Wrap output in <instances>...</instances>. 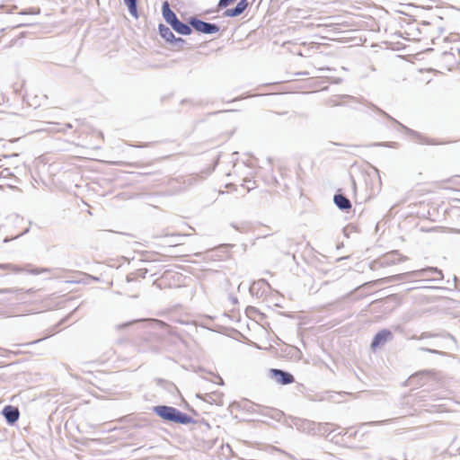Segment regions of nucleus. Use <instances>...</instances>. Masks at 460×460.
<instances>
[{"instance_id":"1","label":"nucleus","mask_w":460,"mask_h":460,"mask_svg":"<svg viewBox=\"0 0 460 460\" xmlns=\"http://www.w3.org/2000/svg\"><path fill=\"white\" fill-rule=\"evenodd\" d=\"M154 411L163 420L167 421H172L181 424H189L191 422V418L187 414L181 412L177 409L166 406L159 405L154 407Z\"/></svg>"},{"instance_id":"2","label":"nucleus","mask_w":460,"mask_h":460,"mask_svg":"<svg viewBox=\"0 0 460 460\" xmlns=\"http://www.w3.org/2000/svg\"><path fill=\"white\" fill-rule=\"evenodd\" d=\"M406 260L407 257L402 255L396 251H393L391 252H387L386 254L379 258L377 261H374L373 268H375L376 264L379 265L380 267H389L403 262Z\"/></svg>"},{"instance_id":"3","label":"nucleus","mask_w":460,"mask_h":460,"mask_svg":"<svg viewBox=\"0 0 460 460\" xmlns=\"http://www.w3.org/2000/svg\"><path fill=\"white\" fill-rule=\"evenodd\" d=\"M323 46H325V44L318 42L303 43L300 45L297 54L302 57H311L320 53V49Z\"/></svg>"},{"instance_id":"4","label":"nucleus","mask_w":460,"mask_h":460,"mask_svg":"<svg viewBox=\"0 0 460 460\" xmlns=\"http://www.w3.org/2000/svg\"><path fill=\"white\" fill-rule=\"evenodd\" d=\"M190 23L198 31L211 34L218 31V27L215 24L208 23L206 22L193 18Z\"/></svg>"},{"instance_id":"5","label":"nucleus","mask_w":460,"mask_h":460,"mask_svg":"<svg viewBox=\"0 0 460 460\" xmlns=\"http://www.w3.org/2000/svg\"><path fill=\"white\" fill-rule=\"evenodd\" d=\"M270 374L271 376L274 377L280 385H289L295 381V378L291 374L279 369L272 368L270 369Z\"/></svg>"},{"instance_id":"6","label":"nucleus","mask_w":460,"mask_h":460,"mask_svg":"<svg viewBox=\"0 0 460 460\" xmlns=\"http://www.w3.org/2000/svg\"><path fill=\"white\" fill-rule=\"evenodd\" d=\"M391 337L392 332L389 330L385 329L378 332L372 341L371 349L373 350H376V348H378L380 345L385 344L389 339H391Z\"/></svg>"},{"instance_id":"7","label":"nucleus","mask_w":460,"mask_h":460,"mask_svg":"<svg viewBox=\"0 0 460 460\" xmlns=\"http://www.w3.org/2000/svg\"><path fill=\"white\" fill-rule=\"evenodd\" d=\"M247 7V0H241L234 8L227 9L224 14L226 17H236L242 14Z\"/></svg>"},{"instance_id":"8","label":"nucleus","mask_w":460,"mask_h":460,"mask_svg":"<svg viewBox=\"0 0 460 460\" xmlns=\"http://www.w3.org/2000/svg\"><path fill=\"white\" fill-rule=\"evenodd\" d=\"M3 414L7 420V421L12 424L17 421L20 416L18 408L11 405L5 406L4 408Z\"/></svg>"},{"instance_id":"9","label":"nucleus","mask_w":460,"mask_h":460,"mask_svg":"<svg viewBox=\"0 0 460 460\" xmlns=\"http://www.w3.org/2000/svg\"><path fill=\"white\" fill-rule=\"evenodd\" d=\"M162 13L164 20L171 25L178 19L176 14L170 9V5L167 1L163 4Z\"/></svg>"},{"instance_id":"10","label":"nucleus","mask_w":460,"mask_h":460,"mask_svg":"<svg viewBox=\"0 0 460 460\" xmlns=\"http://www.w3.org/2000/svg\"><path fill=\"white\" fill-rule=\"evenodd\" d=\"M171 26L174 31L182 35H189L191 32L190 26L180 22L178 19Z\"/></svg>"},{"instance_id":"11","label":"nucleus","mask_w":460,"mask_h":460,"mask_svg":"<svg viewBox=\"0 0 460 460\" xmlns=\"http://www.w3.org/2000/svg\"><path fill=\"white\" fill-rule=\"evenodd\" d=\"M334 203L341 209H349L351 208L350 201L341 194H337L334 196Z\"/></svg>"},{"instance_id":"12","label":"nucleus","mask_w":460,"mask_h":460,"mask_svg":"<svg viewBox=\"0 0 460 460\" xmlns=\"http://www.w3.org/2000/svg\"><path fill=\"white\" fill-rule=\"evenodd\" d=\"M159 32H160L161 36L165 40H167L169 42H172L175 40V37H174V34L172 33V31L164 24H160Z\"/></svg>"},{"instance_id":"13","label":"nucleus","mask_w":460,"mask_h":460,"mask_svg":"<svg viewBox=\"0 0 460 460\" xmlns=\"http://www.w3.org/2000/svg\"><path fill=\"white\" fill-rule=\"evenodd\" d=\"M124 2L128 5L130 13L134 16H137V0H124Z\"/></svg>"},{"instance_id":"14","label":"nucleus","mask_w":460,"mask_h":460,"mask_svg":"<svg viewBox=\"0 0 460 460\" xmlns=\"http://www.w3.org/2000/svg\"><path fill=\"white\" fill-rule=\"evenodd\" d=\"M259 314L258 310L253 306H249L246 308V314L249 317H254L255 314Z\"/></svg>"},{"instance_id":"15","label":"nucleus","mask_w":460,"mask_h":460,"mask_svg":"<svg viewBox=\"0 0 460 460\" xmlns=\"http://www.w3.org/2000/svg\"><path fill=\"white\" fill-rule=\"evenodd\" d=\"M234 0H219L218 3V8H226L228 5H230L232 3H234Z\"/></svg>"},{"instance_id":"16","label":"nucleus","mask_w":460,"mask_h":460,"mask_svg":"<svg viewBox=\"0 0 460 460\" xmlns=\"http://www.w3.org/2000/svg\"><path fill=\"white\" fill-rule=\"evenodd\" d=\"M46 270H37V273H41V272H45Z\"/></svg>"},{"instance_id":"17","label":"nucleus","mask_w":460,"mask_h":460,"mask_svg":"<svg viewBox=\"0 0 460 460\" xmlns=\"http://www.w3.org/2000/svg\"><path fill=\"white\" fill-rule=\"evenodd\" d=\"M297 75H308L307 72H304V73H298Z\"/></svg>"}]
</instances>
